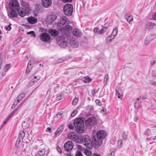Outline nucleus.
<instances>
[{
	"label": "nucleus",
	"instance_id": "f257e3e1",
	"mask_svg": "<svg viewBox=\"0 0 156 156\" xmlns=\"http://www.w3.org/2000/svg\"><path fill=\"white\" fill-rule=\"evenodd\" d=\"M69 21L66 16H63L58 22L57 25L58 30L61 31H67L70 33L71 31L72 27L69 26Z\"/></svg>",
	"mask_w": 156,
	"mask_h": 156
},
{
	"label": "nucleus",
	"instance_id": "f03ea898",
	"mask_svg": "<svg viewBox=\"0 0 156 156\" xmlns=\"http://www.w3.org/2000/svg\"><path fill=\"white\" fill-rule=\"evenodd\" d=\"M106 135V133L104 130H98L97 133V138L94 137L92 138L93 141L95 145L101 146L102 144V140L105 137Z\"/></svg>",
	"mask_w": 156,
	"mask_h": 156
},
{
	"label": "nucleus",
	"instance_id": "7ed1b4c3",
	"mask_svg": "<svg viewBox=\"0 0 156 156\" xmlns=\"http://www.w3.org/2000/svg\"><path fill=\"white\" fill-rule=\"evenodd\" d=\"M75 130L77 132L81 133L84 131V122L80 118H76L74 121Z\"/></svg>",
	"mask_w": 156,
	"mask_h": 156
},
{
	"label": "nucleus",
	"instance_id": "20e7f679",
	"mask_svg": "<svg viewBox=\"0 0 156 156\" xmlns=\"http://www.w3.org/2000/svg\"><path fill=\"white\" fill-rule=\"evenodd\" d=\"M86 127L89 129L95 126L97 124V119L95 116L88 118L85 121Z\"/></svg>",
	"mask_w": 156,
	"mask_h": 156
},
{
	"label": "nucleus",
	"instance_id": "39448f33",
	"mask_svg": "<svg viewBox=\"0 0 156 156\" xmlns=\"http://www.w3.org/2000/svg\"><path fill=\"white\" fill-rule=\"evenodd\" d=\"M68 138L73 140L78 143H81L82 141L81 139L79 138V136L76 134L74 132H70L67 135Z\"/></svg>",
	"mask_w": 156,
	"mask_h": 156
},
{
	"label": "nucleus",
	"instance_id": "423d86ee",
	"mask_svg": "<svg viewBox=\"0 0 156 156\" xmlns=\"http://www.w3.org/2000/svg\"><path fill=\"white\" fill-rule=\"evenodd\" d=\"M64 14L68 16H71L73 12V6L72 4H66L63 7Z\"/></svg>",
	"mask_w": 156,
	"mask_h": 156
},
{
	"label": "nucleus",
	"instance_id": "0eeeda50",
	"mask_svg": "<svg viewBox=\"0 0 156 156\" xmlns=\"http://www.w3.org/2000/svg\"><path fill=\"white\" fill-rule=\"evenodd\" d=\"M9 7L11 10H16L20 9L19 4L17 0H11L9 3Z\"/></svg>",
	"mask_w": 156,
	"mask_h": 156
},
{
	"label": "nucleus",
	"instance_id": "6e6552de",
	"mask_svg": "<svg viewBox=\"0 0 156 156\" xmlns=\"http://www.w3.org/2000/svg\"><path fill=\"white\" fill-rule=\"evenodd\" d=\"M57 41L58 44L60 47L63 48H65L67 46V42L64 38L63 37H58Z\"/></svg>",
	"mask_w": 156,
	"mask_h": 156
},
{
	"label": "nucleus",
	"instance_id": "1a4fd4ad",
	"mask_svg": "<svg viewBox=\"0 0 156 156\" xmlns=\"http://www.w3.org/2000/svg\"><path fill=\"white\" fill-rule=\"evenodd\" d=\"M74 144L70 141H68L64 145L65 150L66 151H70L73 147Z\"/></svg>",
	"mask_w": 156,
	"mask_h": 156
},
{
	"label": "nucleus",
	"instance_id": "9d476101",
	"mask_svg": "<svg viewBox=\"0 0 156 156\" xmlns=\"http://www.w3.org/2000/svg\"><path fill=\"white\" fill-rule=\"evenodd\" d=\"M40 39L44 42H48L50 39V35L47 33H43L40 36Z\"/></svg>",
	"mask_w": 156,
	"mask_h": 156
},
{
	"label": "nucleus",
	"instance_id": "9b49d317",
	"mask_svg": "<svg viewBox=\"0 0 156 156\" xmlns=\"http://www.w3.org/2000/svg\"><path fill=\"white\" fill-rule=\"evenodd\" d=\"M57 16L54 14H48L47 16V21L48 23L51 24L57 19Z\"/></svg>",
	"mask_w": 156,
	"mask_h": 156
},
{
	"label": "nucleus",
	"instance_id": "f8f14e48",
	"mask_svg": "<svg viewBox=\"0 0 156 156\" xmlns=\"http://www.w3.org/2000/svg\"><path fill=\"white\" fill-rule=\"evenodd\" d=\"M41 4L44 7L48 8L51 5V0H41Z\"/></svg>",
	"mask_w": 156,
	"mask_h": 156
},
{
	"label": "nucleus",
	"instance_id": "ddd939ff",
	"mask_svg": "<svg viewBox=\"0 0 156 156\" xmlns=\"http://www.w3.org/2000/svg\"><path fill=\"white\" fill-rule=\"evenodd\" d=\"M16 11L19 16L22 17H23L26 15H27L29 12V10H26L25 11L24 9H18V10H17Z\"/></svg>",
	"mask_w": 156,
	"mask_h": 156
},
{
	"label": "nucleus",
	"instance_id": "4468645a",
	"mask_svg": "<svg viewBox=\"0 0 156 156\" xmlns=\"http://www.w3.org/2000/svg\"><path fill=\"white\" fill-rule=\"evenodd\" d=\"M11 67V64H7L5 65L4 69L2 71V76H4L5 75L6 72L10 69Z\"/></svg>",
	"mask_w": 156,
	"mask_h": 156
},
{
	"label": "nucleus",
	"instance_id": "2eb2a0df",
	"mask_svg": "<svg viewBox=\"0 0 156 156\" xmlns=\"http://www.w3.org/2000/svg\"><path fill=\"white\" fill-rule=\"evenodd\" d=\"M27 20L29 23L34 24L37 22V20L33 16H30L27 18Z\"/></svg>",
	"mask_w": 156,
	"mask_h": 156
},
{
	"label": "nucleus",
	"instance_id": "dca6fc26",
	"mask_svg": "<svg viewBox=\"0 0 156 156\" xmlns=\"http://www.w3.org/2000/svg\"><path fill=\"white\" fill-rule=\"evenodd\" d=\"M73 34L76 37H80L81 36L82 33L79 29L75 28L73 30Z\"/></svg>",
	"mask_w": 156,
	"mask_h": 156
},
{
	"label": "nucleus",
	"instance_id": "f3484780",
	"mask_svg": "<svg viewBox=\"0 0 156 156\" xmlns=\"http://www.w3.org/2000/svg\"><path fill=\"white\" fill-rule=\"evenodd\" d=\"M48 33L51 36L53 37H55L57 36L58 34V32L56 30L53 29H49Z\"/></svg>",
	"mask_w": 156,
	"mask_h": 156
},
{
	"label": "nucleus",
	"instance_id": "a211bd4d",
	"mask_svg": "<svg viewBox=\"0 0 156 156\" xmlns=\"http://www.w3.org/2000/svg\"><path fill=\"white\" fill-rule=\"evenodd\" d=\"M64 124H62L57 129L55 132V134L57 136H58L62 132L63 129Z\"/></svg>",
	"mask_w": 156,
	"mask_h": 156
},
{
	"label": "nucleus",
	"instance_id": "6ab92c4d",
	"mask_svg": "<svg viewBox=\"0 0 156 156\" xmlns=\"http://www.w3.org/2000/svg\"><path fill=\"white\" fill-rule=\"evenodd\" d=\"M12 11L8 13V16L11 18L16 17L17 16V11L11 10Z\"/></svg>",
	"mask_w": 156,
	"mask_h": 156
},
{
	"label": "nucleus",
	"instance_id": "aec40b11",
	"mask_svg": "<svg viewBox=\"0 0 156 156\" xmlns=\"http://www.w3.org/2000/svg\"><path fill=\"white\" fill-rule=\"evenodd\" d=\"M32 69V66H31V62L30 60L28 63L27 68L26 71V73L27 74H28Z\"/></svg>",
	"mask_w": 156,
	"mask_h": 156
},
{
	"label": "nucleus",
	"instance_id": "412c9836",
	"mask_svg": "<svg viewBox=\"0 0 156 156\" xmlns=\"http://www.w3.org/2000/svg\"><path fill=\"white\" fill-rule=\"evenodd\" d=\"M126 20L129 23L131 24L133 21V18L130 15H125L124 16Z\"/></svg>",
	"mask_w": 156,
	"mask_h": 156
},
{
	"label": "nucleus",
	"instance_id": "4be33fe9",
	"mask_svg": "<svg viewBox=\"0 0 156 156\" xmlns=\"http://www.w3.org/2000/svg\"><path fill=\"white\" fill-rule=\"evenodd\" d=\"M83 144L86 147L90 149H91L93 147L92 143L90 140L85 141V142H83Z\"/></svg>",
	"mask_w": 156,
	"mask_h": 156
},
{
	"label": "nucleus",
	"instance_id": "5701e85b",
	"mask_svg": "<svg viewBox=\"0 0 156 156\" xmlns=\"http://www.w3.org/2000/svg\"><path fill=\"white\" fill-rule=\"evenodd\" d=\"M25 94L24 93H22L20 94L15 100L19 103L22 99L25 97Z\"/></svg>",
	"mask_w": 156,
	"mask_h": 156
},
{
	"label": "nucleus",
	"instance_id": "b1692460",
	"mask_svg": "<svg viewBox=\"0 0 156 156\" xmlns=\"http://www.w3.org/2000/svg\"><path fill=\"white\" fill-rule=\"evenodd\" d=\"M118 31V28L117 27H115L110 35L111 37H112V39H114L115 37L117 34Z\"/></svg>",
	"mask_w": 156,
	"mask_h": 156
},
{
	"label": "nucleus",
	"instance_id": "393cba45",
	"mask_svg": "<svg viewBox=\"0 0 156 156\" xmlns=\"http://www.w3.org/2000/svg\"><path fill=\"white\" fill-rule=\"evenodd\" d=\"M70 45L73 47L77 48L79 46L78 42L76 40H73L70 43Z\"/></svg>",
	"mask_w": 156,
	"mask_h": 156
},
{
	"label": "nucleus",
	"instance_id": "a878e982",
	"mask_svg": "<svg viewBox=\"0 0 156 156\" xmlns=\"http://www.w3.org/2000/svg\"><path fill=\"white\" fill-rule=\"evenodd\" d=\"M82 80L83 82L86 83H89L92 80V79L88 76L83 77Z\"/></svg>",
	"mask_w": 156,
	"mask_h": 156
},
{
	"label": "nucleus",
	"instance_id": "bb28decb",
	"mask_svg": "<svg viewBox=\"0 0 156 156\" xmlns=\"http://www.w3.org/2000/svg\"><path fill=\"white\" fill-rule=\"evenodd\" d=\"M21 5L23 6L26 10H29V4L26 2H22L21 3Z\"/></svg>",
	"mask_w": 156,
	"mask_h": 156
},
{
	"label": "nucleus",
	"instance_id": "cd10ccee",
	"mask_svg": "<svg viewBox=\"0 0 156 156\" xmlns=\"http://www.w3.org/2000/svg\"><path fill=\"white\" fill-rule=\"evenodd\" d=\"M154 26L155 24L154 23L151 22H148L147 23L146 27L148 29H152Z\"/></svg>",
	"mask_w": 156,
	"mask_h": 156
},
{
	"label": "nucleus",
	"instance_id": "c85d7f7f",
	"mask_svg": "<svg viewBox=\"0 0 156 156\" xmlns=\"http://www.w3.org/2000/svg\"><path fill=\"white\" fill-rule=\"evenodd\" d=\"M151 37V35H149L147 36V37L145 38V44H149L150 42L152 40V39L150 38V37Z\"/></svg>",
	"mask_w": 156,
	"mask_h": 156
},
{
	"label": "nucleus",
	"instance_id": "c756f323",
	"mask_svg": "<svg viewBox=\"0 0 156 156\" xmlns=\"http://www.w3.org/2000/svg\"><path fill=\"white\" fill-rule=\"evenodd\" d=\"M80 139L82 141L81 143L82 142L83 143V142H85V141H87L90 140L89 136L87 135H85L83 136L82 139Z\"/></svg>",
	"mask_w": 156,
	"mask_h": 156
},
{
	"label": "nucleus",
	"instance_id": "7c9ffc66",
	"mask_svg": "<svg viewBox=\"0 0 156 156\" xmlns=\"http://www.w3.org/2000/svg\"><path fill=\"white\" fill-rule=\"evenodd\" d=\"M25 136V133L24 131L22 130L20 131L19 134V136L18 138L23 140Z\"/></svg>",
	"mask_w": 156,
	"mask_h": 156
},
{
	"label": "nucleus",
	"instance_id": "2f4dec72",
	"mask_svg": "<svg viewBox=\"0 0 156 156\" xmlns=\"http://www.w3.org/2000/svg\"><path fill=\"white\" fill-rule=\"evenodd\" d=\"M84 153L85 155L89 156L91 155L92 152L90 150L86 149H85Z\"/></svg>",
	"mask_w": 156,
	"mask_h": 156
},
{
	"label": "nucleus",
	"instance_id": "473e14b6",
	"mask_svg": "<svg viewBox=\"0 0 156 156\" xmlns=\"http://www.w3.org/2000/svg\"><path fill=\"white\" fill-rule=\"evenodd\" d=\"M45 152V151L44 149L40 150L37 152V154L38 155H41L44 154Z\"/></svg>",
	"mask_w": 156,
	"mask_h": 156
},
{
	"label": "nucleus",
	"instance_id": "72a5a7b5",
	"mask_svg": "<svg viewBox=\"0 0 156 156\" xmlns=\"http://www.w3.org/2000/svg\"><path fill=\"white\" fill-rule=\"evenodd\" d=\"M98 91V89L96 90L95 89H93L91 90V94L93 97H94L96 95L95 93H97Z\"/></svg>",
	"mask_w": 156,
	"mask_h": 156
},
{
	"label": "nucleus",
	"instance_id": "f704fd0d",
	"mask_svg": "<svg viewBox=\"0 0 156 156\" xmlns=\"http://www.w3.org/2000/svg\"><path fill=\"white\" fill-rule=\"evenodd\" d=\"M79 101L78 98H76L73 99L72 104L73 105H76L78 103Z\"/></svg>",
	"mask_w": 156,
	"mask_h": 156
},
{
	"label": "nucleus",
	"instance_id": "c9c22d12",
	"mask_svg": "<svg viewBox=\"0 0 156 156\" xmlns=\"http://www.w3.org/2000/svg\"><path fill=\"white\" fill-rule=\"evenodd\" d=\"M122 140L121 139L119 140L118 141V146L119 148L121 147L122 146Z\"/></svg>",
	"mask_w": 156,
	"mask_h": 156
},
{
	"label": "nucleus",
	"instance_id": "e433bc0d",
	"mask_svg": "<svg viewBox=\"0 0 156 156\" xmlns=\"http://www.w3.org/2000/svg\"><path fill=\"white\" fill-rule=\"evenodd\" d=\"M77 113V111L76 110H74L71 114L70 116L72 117H74Z\"/></svg>",
	"mask_w": 156,
	"mask_h": 156
},
{
	"label": "nucleus",
	"instance_id": "4c0bfd02",
	"mask_svg": "<svg viewBox=\"0 0 156 156\" xmlns=\"http://www.w3.org/2000/svg\"><path fill=\"white\" fill-rule=\"evenodd\" d=\"M106 31V29H105L102 28L99 30V34H104Z\"/></svg>",
	"mask_w": 156,
	"mask_h": 156
},
{
	"label": "nucleus",
	"instance_id": "58836bf2",
	"mask_svg": "<svg viewBox=\"0 0 156 156\" xmlns=\"http://www.w3.org/2000/svg\"><path fill=\"white\" fill-rule=\"evenodd\" d=\"M113 39H112V37H111L110 35L106 39V41L108 42L109 43L112 41V40Z\"/></svg>",
	"mask_w": 156,
	"mask_h": 156
},
{
	"label": "nucleus",
	"instance_id": "ea45409f",
	"mask_svg": "<svg viewBox=\"0 0 156 156\" xmlns=\"http://www.w3.org/2000/svg\"><path fill=\"white\" fill-rule=\"evenodd\" d=\"M63 94V93H61L56 98V100L58 101L61 100L63 98L62 96Z\"/></svg>",
	"mask_w": 156,
	"mask_h": 156
},
{
	"label": "nucleus",
	"instance_id": "a19ab883",
	"mask_svg": "<svg viewBox=\"0 0 156 156\" xmlns=\"http://www.w3.org/2000/svg\"><path fill=\"white\" fill-rule=\"evenodd\" d=\"M151 134V130L148 129H147L145 132V134L147 136H149Z\"/></svg>",
	"mask_w": 156,
	"mask_h": 156
},
{
	"label": "nucleus",
	"instance_id": "79ce46f5",
	"mask_svg": "<svg viewBox=\"0 0 156 156\" xmlns=\"http://www.w3.org/2000/svg\"><path fill=\"white\" fill-rule=\"evenodd\" d=\"M18 103L17 101L15 100V101H14L13 103V104L11 106L12 108H14L16 107V106L17 105Z\"/></svg>",
	"mask_w": 156,
	"mask_h": 156
},
{
	"label": "nucleus",
	"instance_id": "37998d69",
	"mask_svg": "<svg viewBox=\"0 0 156 156\" xmlns=\"http://www.w3.org/2000/svg\"><path fill=\"white\" fill-rule=\"evenodd\" d=\"M82 155V153L80 151L77 150L76 151L75 156H81Z\"/></svg>",
	"mask_w": 156,
	"mask_h": 156
},
{
	"label": "nucleus",
	"instance_id": "c03bdc74",
	"mask_svg": "<svg viewBox=\"0 0 156 156\" xmlns=\"http://www.w3.org/2000/svg\"><path fill=\"white\" fill-rule=\"evenodd\" d=\"M18 110V108H16L9 114V116L11 117L14 114H15L16 112Z\"/></svg>",
	"mask_w": 156,
	"mask_h": 156
},
{
	"label": "nucleus",
	"instance_id": "a18cd8bd",
	"mask_svg": "<svg viewBox=\"0 0 156 156\" xmlns=\"http://www.w3.org/2000/svg\"><path fill=\"white\" fill-rule=\"evenodd\" d=\"M27 34H31V36L32 37H35L36 36L34 32L32 31L27 32Z\"/></svg>",
	"mask_w": 156,
	"mask_h": 156
},
{
	"label": "nucleus",
	"instance_id": "49530a36",
	"mask_svg": "<svg viewBox=\"0 0 156 156\" xmlns=\"http://www.w3.org/2000/svg\"><path fill=\"white\" fill-rule=\"evenodd\" d=\"M149 84L156 87V82L153 80H151L149 81Z\"/></svg>",
	"mask_w": 156,
	"mask_h": 156
},
{
	"label": "nucleus",
	"instance_id": "de8ad7c7",
	"mask_svg": "<svg viewBox=\"0 0 156 156\" xmlns=\"http://www.w3.org/2000/svg\"><path fill=\"white\" fill-rule=\"evenodd\" d=\"M22 38L21 37H18L16 40L15 41L14 43L16 44H17L19 43L21 41Z\"/></svg>",
	"mask_w": 156,
	"mask_h": 156
},
{
	"label": "nucleus",
	"instance_id": "09e8293b",
	"mask_svg": "<svg viewBox=\"0 0 156 156\" xmlns=\"http://www.w3.org/2000/svg\"><path fill=\"white\" fill-rule=\"evenodd\" d=\"M10 118V117L8 116L5 119L4 121L3 125L2 126H3L9 120Z\"/></svg>",
	"mask_w": 156,
	"mask_h": 156
},
{
	"label": "nucleus",
	"instance_id": "8fccbe9b",
	"mask_svg": "<svg viewBox=\"0 0 156 156\" xmlns=\"http://www.w3.org/2000/svg\"><path fill=\"white\" fill-rule=\"evenodd\" d=\"M87 109L91 111L93 110L94 107L91 105H88L87 107Z\"/></svg>",
	"mask_w": 156,
	"mask_h": 156
},
{
	"label": "nucleus",
	"instance_id": "3c124183",
	"mask_svg": "<svg viewBox=\"0 0 156 156\" xmlns=\"http://www.w3.org/2000/svg\"><path fill=\"white\" fill-rule=\"evenodd\" d=\"M11 24L10 23L8 25L6 26L5 28L7 30L9 31L11 30Z\"/></svg>",
	"mask_w": 156,
	"mask_h": 156
},
{
	"label": "nucleus",
	"instance_id": "603ef678",
	"mask_svg": "<svg viewBox=\"0 0 156 156\" xmlns=\"http://www.w3.org/2000/svg\"><path fill=\"white\" fill-rule=\"evenodd\" d=\"M62 114L63 113L62 112H60L58 113L57 115V117L59 118H62Z\"/></svg>",
	"mask_w": 156,
	"mask_h": 156
},
{
	"label": "nucleus",
	"instance_id": "864d4df0",
	"mask_svg": "<svg viewBox=\"0 0 156 156\" xmlns=\"http://www.w3.org/2000/svg\"><path fill=\"white\" fill-rule=\"evenodd\" d=\"M122 136L123 139L124 140H126L127 136V135L125 134V132H123V133L122 134Z\"/></svg>",
	"mask_w": 156,
	"mask_h": 156
},
{
	"label": "nucleus",
	"instance_id": "5fc2aeb1",
	"mask_svg": "<svg viewBox=\"0 0 156 156\" xmlns=\"http://www.w3.org/2000/svg\"><path fill=\"white\" fill-rule=\"evenodd\" d=\"M115 154V152L112 151L111 152L109 153L108 154V156H114Z\"/></svg>",
	"mask_w": 156,
	"mask_h": 156
},
{
	"label": "nucleus",
	"instance_id": "6e6d98bb",
	"mask_svg": "<svg viewBox=\"0 0 156 156\" xmlns=\"http://www.w3.org/2000/svg\"><path fill=\"white\" fill-rule=\"evenodd\" d=\"M21 140H22V139H20L18 138L16 143V145L17 146L20 143Z\"/></svg>",
	"mask_w": 156,
	"mask_h": 156
},
{
	"label": "nucleus",
	"instance_id": "4d7b16f0",
	"mask_svg": "<svg viewBox=\"0 0 156 156\" xmlns=\"http://www.w3.org/2000/svg\"><path fill=\"white\" fill-rule=\"evenodd\" d=\"M95 102L99 106H101L102 105V103L98 99L96 100L95 101Z\"/></svg>",
	"mask_w": 156,
	"mask_h": 156
},
{
	"label": "nucleus",
	"instance_id": "13d9d810",
	"mask_svg": "<svg viewBox=\"0 0 156 156\" xmlns=\"http://www.w3.org/2000/svg\"><path fill=\"white\" fill-rule=\"evenodd\" d=\"M109 26V24L108 23H106L105 24L103 28L105 29H106L107 30V28Z\"/></svg>",
	"mask_w": 156,
	"mask_h": 156
},
{
	"label": "nucleus",
	"instance_id": "bf43d9fd",
	"mask_svg": "<svg viewBox=\"0 0 156 156\" xmlns=\"http://www.w3.org/2000/svg\"><path fill=\"white\" fill-rule=\"evenodd\" d=\"M99 29L98 28L96 27L94 29V31L95 33H98L99 34Z\"/></svg>",
	"mask_w": 156,
	"mask_h": 156
},
{
	"label": "nucleus",
	"instance_id": "052dcab7",
	"mask_svg": "<svg viewBox=\"0 0 156 156\" xmlns=\"http://www.w3.org/2000/svg\"><path fill=\"white\" fill-rule=\"evenodd\" d=\"M68 126L69 128L71 129H74V126L72 124H69Z\"/></svg>",
	"mask_w": 156,
	"mask_h": 156
},
{
	"label": "nucleus",
	"instance_id": "680f3d73",
	"mask_svg": "<svg viewBox=\"0 0 156 156\" xmlns=\"http://www.w3.org/2000/svg\"><path fill=\"white\" fill-rule=\"evenodd\" d=\"M152 75L154 77H156V71L153 70L152 72Z\"/></svg>",
	"mask_w": 156,
	"mask_h": 156
},
{
	"label": "nucleus",
	"instance_id": "e2e57ef3",
	"mask_svg": "<svg viewBox=\"0 0 156 156\" xmlns=\"http://www.w3.org/2000/svg\"><path fill=\"white\" fill-rule=\"evenodd\" d=\"M116 93L117 94V96L119 98H121L122 97L121 94L118 92L117 90H115Z\"/></svg>",
	"mask_w": 156,
	"mask_h": 156
},
{
	"label": "nucleus",
	"instance_id": "0e129e2a",
	"mask_svg": "<svg viewBox=\"0 0 156 156\" xmlns=\"http://www.w3.org/2000/svg\"><path fill=\"white\" fill-rule=\"evenodd\" d=\"M108 80V75H106L105 77L104 81L107 82Z\"/></svg>",
	"mask_w": 156,
	"mask_h": 156
},
{
	"label": "nucleus",
	"instance_id": "69168bd1",
	"mask_svg": "<svg viewBox=\"0 0 156 156\" xmlns=\"http://www.w3.org/2000/svg\"><path fill=\"white\" fill-rule=\"evenodd\" d=\"M26 100H24L23 101H22L17 107V108L19 109L20 107L22 105H23L24 102Z\"/></svg>",
	"mask_w": 156,
	"mask_h": 156
},
{
	"label": "nucleus",
	"instance_id": "338daca9",
	"mask_svg": "<svg viewBox=\"0 0 156 156\" xmlns=\"http://www.w3.org/2000/svg\"><path fill=\"white\" fill-rule=\"evenodd\" d=\"M56 149L60 153H62L61 148L59 146H57V147Z\"/></svg>",
	"mask_w": 156,
	"mask_h": 156
},
{
	"label": "nucleus",
	"instance_id": "774afa93",
	"mask_svg": "<svg viewBox=\"0 0 156 156\" xmlns=\"http://www.w3.org/2000/svg\"><path fill=\"white\" fill-rule=\"evenodd\" d=\"M152 17L153 19L156 20V12L153 14Z\"/></svg>",
	"mask_w": 156,
	"mask_h": 156
}]
</instances>
